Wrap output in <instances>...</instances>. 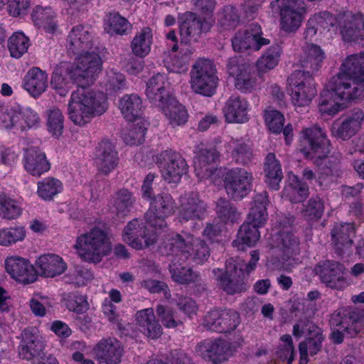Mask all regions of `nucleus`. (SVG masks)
Masks as SVG:
<instances>
[{"mask_svg": "<svg viewBox=\"0 0 364 364\" xmlns=\"http://www.w3.org/2000/svg\"><path fill=\"white\" fill-rule=\"evenodd\" d=\"M219 154L215 149H202L194 161L196 174L200 180L213 181L216 173V161Z\"/></svg>", "mask_w": 364, "mask_h": 364, "instance_id": "nucleus-30", "label": "nucleus"}, {"mask_svg": "<svg viewBox=\"0 0 364 364\" xmlns=\"http://www.w3.org/2000/svg\"><path fill=\"white\" fill-rule=\"evenodd\" d=\"M102 67L100 56L92 54L76 58L73 63H61L52 75L51 87L60 96L68 94L73 82L77 85L68 103L69 117L77 125L86 124L108 107L104 92L87 87L93 83Z\"/></svg>", "mask_w": 364, "mask_h": 364, "instance_id": "nucleus-1", "label": "nucleus"}, {"mask_svg": "<svg viewBox=\"0 0 364 364\" xmlns=\"http://www.w3.org/2000/svg\"><path fill=\"white\" fill-rule=\"evenodd\" d=\"M304 52L306 58L302 61V66L312 72L318 70L326 58L324 51L319 46L308 44L304 47Z\"/></svg>", "mask_w": 364, "mask_h": 364, "instance_id": "nucleus-53", "label": "nucleus"}, {"mask_svg": "<svg viewBox=\"0 0 364 364\" xmlns=\"http://www.w3.org/2000/svg\"><path fill=\"white\" fill-rule=\"evenodd\" d=\"M134 202L132 194L129 191L120 190L118 191L113 200V208L118 216L126 215L131 210Z\"/></svg>", "mask_w": 364, "mask_h": 364, "instance_id": "nucleus-64", "label": "nucleus"}, {"mask_svg": "<svg viewBox=\"0 0 364 364\" xmlns=\"http://www.w3.org/2000/svg\"><path fill=\"white\" fill-rule=\"evenodd\" d=\"M131 27L128 21L117 13L109 14L105 20V29L112 35H124Z\"/></svg>", "mask_w": 364, "mask_h": 364, "instance_id": "nucleus-61", "label": "nucleus"}, {"mask_svg": "<svg viewBox=\"0 0 364 364\" xmlns=\"http://www.w3.org/2000/svg\"><path fill=\"white\" fill-rule=\"evenodd\" d=\"M279 240L276 246L270 248V256H276V262L282 263L287 267L300 262L297 255L300 253L299 240L297 237L290 232L282 233L278 236Z\"/></svg>", "mask_w": 364, "mask_h": 364, "instance_id": "nucleus-12", "label": "nucleus"}, {"mask_svg": "<svg viewBox=\"0 0 364 364\" xmlns=\"http://www.w3.org/2000/svg\"><path fill=\"white\" fill-rule=\"evenodd\" d=\"M338 75L353 77L357 79L364 78V60L363 55L348 56L341 65Z\"/></svg>", "mask_w": 364, "mask_h": 364, "instance_id": "nucleus-49", "label": "nucleus"}, {"mask_svg": "<svg viewBox=\"0 0 364 364\" xmlns=\"http://www.w3.org/2000/svg\"><path fill=\"white\" fill-rule=\"evenodd\" d=\"M270 6L279 13L280 29L284 33H295L301 26L306 13L302 0H274Z\"/></svg>", "mask_w": 364, "mask_h": 364, "instance_id": "nucleus-6", "label": "nucleus"}, {"mask_svg": "<svg viewBox=\"0 0 364 364\" xmlns=\"http://www.w3.org/2000/svg\"><path fill=\"white\" fill-rule=\"evenodd\" d=\"M160 251L164 255H180L183 261L191 258L197 264H203L210 256L209 247L205 242L191 234H173L160 247Z\"/></svg>", "mask_w": 364, "mask_h": 364, "instance_id": "nucleus-3", "label": "nucleus"}, {"mask_svg": "<svg viewBox=\"0 0 364 364\" xmlns=\"http://www.w3.org/2000/svg\"><path fill=\"white\" fill-rule=\"evenodd\" d=\"M176 203L172 196L163 193L154 196L150 207L145 214L147 223L154 229H162L166 227V218L174 213Z\"/></svg>", "mask_w": 364, "mask_h": 364, "instance_id": "nucleus-10", "label": "nucleus"}, {"mask_svg": "<svg viewBox=\"0 0 364 364\" xmlns=\"http://www.w3.org/2000/svg\"><path fill=\"white\" fill-rule=\"evenodd\" d=\"M291 101L296 110L309 107L316 95L312 75L309 71L295 70L287 80Z\"/></svg>", "mask_w": 364, "mask_h": 364, "instance_id": "nucleus-5", "label": "nucleus"}, {"mask_svg": "<svg viewBox=\"0 0 364 364\" xmlns=\"http://www.w3.org/2000/svg\"><path fill=\"white\" fill-rule=\"evenodd\" d=\"M18 355L22 359L31 360L42 350V343L37 335L28 330L23 331L22 340L18 347Z\"/></svg>", "mask_w": 364, "mask_h": 364, "instance_id": "nucleus-44", "label": "nucleus"}, {"mask_svg": "<svg viewBox=\"0 0 364 364\" xmlns=\"http://www.w3.org/2000/svg\"><path fill=\"white\" fill-rule=\"evenodd\" d=\"M193 53L194 49L191 47L181 48L178 53L175 54L170 58V60L166 61L167 68L176 73L186 72Z\"/></svg>", "mask_w": 364, "mask_h": 364, "instance_id": "nucleus-52", "label": "nucleus"}, {"mask_svg": "<svg viewBox=\"0 0 364 364\" xmlns=\"http://www.w3.org/2000/svg\"><path fill=\"white\" fill-rule=\"evenodd\" d=\"M340 101L341 100L338 98L337 95L331 87V90H323L321 93L319 99V111L323 114L334 115L343 109Z\"/></svg>", "mask_w": 364, "mask_h": 364, "instance_id": "nucleus-50", "label": "nucleus"}, {"mask_svg": "<svg viewBox=\"0 0 364 364\" xmlns=\"http://www.w3.org/2000/svg\"><path fill=\"white\" fill-rule=\"evenodd\" d=\"M162 178L168 183H178L188 171L186 160L177 152L166 150L156 156Z\"/></svg>", "mask_w": 364, "mask_h": 364, "instance_id": "nucleus-11", "label": "nucleus"}, {"mask_svg": "<svg viewBox=\"0 0 364 364\" xmlns=\"http://www.w3.org/2000/svg\"><path fill=\"white\" fill-rule=\"evenodd\" d=\"M29 46V38L21 31L14 32L8 40L7 47L10 55L16 59L27 53Z\"/></svg>", "mask_w": 364, "mask_h": 364, "instance_id": "nucleus-51", "label": "nucleus"}, {"mask_svg": "<svg viewBox=\"0 0 364 364\" xmlns=\"http://www.w3.org/2000/svg\"><path fill=\"white\" fill-rule=\"evenodd\" d=\"M16 127L21 130L36 128L40 125L41 118L38 114L28 106L14 105Z\"/></svg>", "mask_w": 364, "mask_h": 364, "instance_id": "nucleus-43", "label": "nucleus"}, {"mask_svg": "<svg viewBox=\"0 0 364 364\" xmlns=\"http://www.w3.org/2000/svg\"><path fill=\"white\" fill-rule=\"evenodd\" d=\"M207 211L206 204L200 199L198 193H185L180 198L178 215L181 222L202 220Z\"/></svg>", "mask_w": 364, "mask_h": 364, "instance_id": "nucleus-25", "label": "nucleus"}, {"mask_svg": "<svg viewBox=\"0 0 364 364\" xmlns=\"http://www.w3.org/2000/svg\"><path fill=\"white\" fill-rule=\"evenodd\" d=\"M94 162L98 171L106 176L117 168L119 156L115 146L112 141L104 139L99 143L96 148Z\"/></svg>", "mask_w": 364, "mask_h": 364, "instance_id": "nucleus-23", "label": "nucleus"}, {"mask_svg": "<svg viewBox=\"0 0 364 364\" xmlns=\"http://www.w3.org/2000/svg\"><path fill=\"white\" fill-rule=\"evenodd\" d=\"M336 21L344 41H355L363 38L358 27L359 25H361V30L364 31V15L363 14L346 11L338 16Z\"/></svg>", "mask_w": 364, "mask_h": 364, "instance_id": "nucleus-24", "label": "nucleus"}, {"mask_svg": "<svg viewBox=\"0 0 364 364\" xmlns=\"http://www.w3.org/2000/svg\"><path fill=\"white\" fill-rule=\"evenodd\" d=\"M218 80L213 61L199 58L193 65L189 83L194 92L207 97L212 96L215 92Z\"/></svg>", "mask_w": 364, "mask_h": 364, "instance_id": "nucleus-4", "label": "nucleus"}, {"mask_svg": "<svg viewBox=\"0 0 364 364\" xmlns=\"http://www.w3.org/2000/svg\"><path fill=\"white\" fill-rule=\"evenodd\" d=\"M31 17L34 24L46 32L51 34L57 32L58 23L55 20V14L51 8L37 6L34 8Z\"/></svg>", "mask_w": 364, "mask_h": 364, "instance_id": "nucleus-40", "label": "nucleus"}, {"mask_svg": "<svg viewBox=\"0 0 364 364\" xmlns=\"http://www.w3.org/2000/svg\"><path fill=\"white\" fill-rule=\"evenodd\" d=\"M344 266L335 261L326 260L319 263L316 267V274L322 282L331 289L341 290L348 284L344 277Z\"/></svg>", "mask_w": 364, "mask_h": 364, "instance_id": "nucleus-21", "label": "nucleus"}, {"mask_svg": "<svg viewBox=\"0 0 364 364\" xmlns=\"http://www.w3.org/2000/svg\"><path fill=\"white\" fill-rule=\"evenodd\" d=\"M63 189V183L57 178L48 177L38 183V196L44 200H51L61 193Z\"/></svg>", "mask_w": 364, "mask_h": 364, "instance_id": "nucleus-55", "label": "nucleus"}, {"mask_svg": "<svg viewBox=\"0 0 364 364\" xmlns=\"http://www.w3.org/2000/svg\"><path fill=\"white\" fill-rule=\"evenodd\" d=\"M23 165L28 173L37 177L48 171L50 168V163L47 160L45 153L36 146L25 149Z\"/></svg>", "mask_w": 364, "mask_h": 364, "instance_id": "nucleus-31", "label": "nucleus"}, {"mask_svg": "<svg viewBox=\"0 0 364 364\" xmlns=\"http://www.w3.org/2000/svg\"><path fill=\"white\" fill-rule=\"evenodd\" d=\"M301 134V142L304 146L301 151L307 158L314 159L315 163L319 164L320 161L325 159L331 150L326 132L315 125L304 129Z\"/></svg>", "mask_w": 364, "mask_h": 364, "instance_id": "nucleus-7", "label": "nucleus"}, {"mask_svg": "<svg viewBox=\"0 0 364 364\" xmlns=\"http://www.w3.org/2000/svg\"><path fill=\"white\" fill-rule=\"evenodd\" d=\"M198 352L201 356L209 358L214 363L228 360L232 353L229 343L222 339L202 342L198 346Z\"/></svg>", "mask_w": 364, "mask_h": 364, "instance_id": "nucleus-32", "label": "nucleus"}, {"mask_svg": "<svg viewBox=\"0 0 364 364\" xmlns=\"http://www.w3.org/2000/svg\"><path fill=\"white\" fill-rule=\"evenodd\" d=\"M331 241L338 254H342L353 245L355 235L353 223L336 224L331 232Z\"/></svg>", "mask_w": 364, "mask_h": 364, "instance_id": "nucleus-33", "label": "nucleus"}, {"mask_svg": "<svg viewBox=\"0 0 364 364\" xmlns=\"http://www.w3.org/2000/svg\"><path fill=\"white\" fill-rule=\"evenodd\" d=\"M331 87L341 100L364 97V78L357 79L337 74L333 77Z\"/></svg>", "mask_w": 364, "mask_h": 364, "instance_id": "nucleus-19", "label": "nucleus"}, {"mask_svg": "<svg viewBox=\"0 0 364 364\" xmlns=\"http://www.w3.org/2000/svg\"><path fill=\"white\" fill-rule=\"evenodd\" d=\"M48 87V75L38 68H32L23 80L24 89L33 97H39Z\"/></svg>", "mask_w": 364, "mask_h": 364, "instance_id": "nucleus-36", "label": "nucleus"}, {"mask_svg": "<svg viewBox=\"0 0 364 364\" xmlns=\"http://www.w3.org/2000/svg\"><path fill=\"white\" fill-rule=\"evenodd\" d=\"M282 49L279 45H272L257 60V68L259 72L265 73L275 68L279 60Z\"/></svg>", "mask_w": 364, "mask_h": 364, "instance_id": "nucleus-58", "label": "nucleus"}, {"mask_svg": "<svg viewBox=\"0 0 364 364\" xmlns=\"http://www.w3.org/2000/svg\"><path fill=\"white\" fill-rule=\"evenodd\" d=\"M363 314L360 311L343 309L334 313L330 320L331 325L338 328L332 332L331 336L336 343H341L344 334L349 337L355 336L363 328Z\"/></svg>", "mask_w": 364, "mask_h": 364, "instance_id": "nucleus-8", "label": "nucleus"}, {"mask_svg": "<svg viewBox=\"0 0 364 364\" xmlns=\"http://www.w3.org/2000/svg\"><path fill=\"white\" fill-rule=\"evenodd\" d=\"M36 267L41 275L51 278L62 274L67 269V264L63 259L53 254L40 256L36 261Z\"/></svg>", "mask_w": 364, "mask_h": 364, "instance_id": "nucleus-34", "label": "nucleus"}, {"mask_svg": "<svg viewBox=\"0 0 364 364\" xmlns=\"http://www.w3.org/2000/svg\"><path fill=\"white\" fill-rule=\"evenodd\" d=\"M6 272L16 281L31 284L36 280L33 265L28 260L18 256L8 257L4 262Z\"/></svg>", "mask_w": 364, "mask_h": 364, "instance_id": "nucleus-27", "label": "nucleus"}, {"mask_svg": "<svg viewBox=\"0 0 364 364\" xmlns=\"http://www.w3.org/2000/svg\"><path fill=\"white\" fill-rule=\"evenodd\" d=\"M253 176L252 173L242 168L228 170L224 183L226 192L232 198L237 200L245 197L251 188Z\"/></svg>", "mask_w": 364, "mask_h": 364, "instance_id": "nucleus-15", "label": "nucleus"}, {"mask_svg": "<svg viewBox=\"0 0 364 364\" xmlns=\"http://www.w3.org/2000/svg\"><path fill=\"white\" fill-rule=\"evenodd\" d=\"M151 228H154L148 224L146 220L144 224L141 220L135 218L124 227L123 241L134 249H145L154 245L157 240L156 229L154 230L150 229Z\"/></svg>", "mask_w": 364, "mask_h": 364, "instance_id": "nucleus-9", "label": "nucleus"}, {"mask_svg": "<svg viewBox=\"0 0 364 364\" xmlns=\"http://www.w3.org/2000/svg\"><path fill=\"white\" fill-rule=\"evenodd\" d=\"M167 255L173 256L171 263L169 265V271L174 282L180 284H189L197 279L198 274L191 268L182 265L180 262L181 261L184 262L180 259V255L178 257H176V255Z\"/></svg>", "mask_w": 364, "mask_h": 364, "instance_id": "nucleus-47", "label": "nucleus"}, {"mask_svg": "<svg viewBox=\"0 0 364 364\" xmlns=\"http://www.w3.org/2000/svg\"><path fill=\"white\" fill-rule=\"evenodd\" d=\"M21 213L22 208L16 200L0 195V218L11 220L20 217Z\"/></svg>", "mask_w": 364, "mask_h": 364, "instance_id": "nucleus-63", "label": "nucleus"}, {"mask_svg": "<svg viewBox=\"0 0 364 364\" xmlns=\"http://www.w3.org/2000/svg\"><path fill=\"white\" fill-rule=\"evenodd\" d=\"M227 68L230 75L235 78V87L242 92H250L255 86V79L251 73V66L240 57L230 58Z\"/></svg>", "mask_w": 364, "mask_h": 364, "instance_id": "nucleus-20", "label": "nucleus"}, {"mask_svg": "<svg viewBox=\"0 0 364 364\" xmlns=\"http://www.w3.org/2000/svg\"><path fill=\"white\" fill-rule=\"evenodd\" d=\"M216 213L219 219L224 223H233L240 218V214L229 201L220 198L216 204Z\"/></svg>", "mask_w": 364, "mask_h": 364, "instance_id": "nucleus-62", "label": "nucleus"}, {"mask_svg": "<svg viewBox=\"0 0 364 364\" xmlns=\"http://www.w3.org/2000/svg\"><path fill=\"white\" fill-rule=\"evenodd\" d=\"M289 181V183L283 190L282 198L294 203L304 201L309 194L308 185L294 175Z\"/></svg>", "mask_w": 364, "mask_h": 364, "instance_id": "nucleus-46", "label": "nucleus"}, {"mask_svg": "<svg viewBox=\"0 0 364 364\" xmlns=\"http://www.w3.org/2000/svg\"><path fill=\"white\" fill-rule=\"evenodd\" d=\"M152 43V31L149 27H144L136 32L131 42L130 47L134 55L144 58L150 53Z\"/></svg>", "mask_w": 364, "mask_h": 364, "instance_id": "nucleus-42", "label": "nucleus"}, {"mask_svg": "<svg viewBox=\"0 0 364 364\" xmlns=\"http://www.w3.org/2000/svg\"><path fill=\"white\" fill-rule=\"evenodd\" d=\"M213 23V18H201L192 13L187 14L180 26L181 43L198 41L203 33L210 30Z\"/></svg>", "mask_w": 364, "mask_h": 364, "instance_id": "nucleus-18", "label": "nucleus"}, {"mask_svg": "<svg viewBox=\"0 0 364 364\" xmlns=\"http://www.w3.org/2000/svg\"><path fill=\"white\" fill-rule=\"evenodd\" d=\"M204 325L210 331L220 333L230 332L239 324V315L233 310H212L204 318Z\"/></svg>", "mask_w": 364, "mask_h": 364, "instance_id": "nucleus-22", "label": "nucleus"}, {"mask_svg": "<svg viewBox=\"0 0 364 364\" xmlns=\"http://www.w3.org/2000/svg\"><path fill=\"white\" fill-rule=\"evenodd\" d=\"M227 151L237 163L247 164L252 157L250 147L242 139H231L228 142Z\"/></svg>", "mask_w": 364, "mask_h": 364, "instance_id": "nucleus-54", "label": "nucleus"}, {"mask_svg": "<svg viewBox=\"0 0 364 364\" xmlns=\"http://www.w3.org/2000/svg\"><path fill=\"white\" fill-rule=\"evenodd\" d=\"M363 120V111L353 109L333 123L331 134L338 139L348 140L360 130Z\"/></svg>", "mask_w": 364, "mask_h": 364, "instance_id": "nucleus-17", "label": "nucleus"}, {"mask_svg": "<svg viewBox=\"0 0 364 364\" xmlns=\"http://www.w3.org/2000/svg\"><path fill=\"white\" fill-rule=\"evenodd\" d=\"M240 22V16L236 7L232 5L224 6L218 13V26L223 30L235 28Z\"/></svg>", "mask_w": 364, "mask_h": 364, "instance_id": "nucleus-56", "label": "nucleus"}, {"mask_svg": "<svg viewBox=\"0 0 364 364\" xmlns=\"http://www.w3.org/2000/svg\"><path fill=\"white\" fill-rule=\"evenodd\" d=\"M314 328L313 334L306 337V339L299 346L300 353V364H307L308 355H316L321 348V343L323 340L322 331L317 326H311Z\"/></svg>", "mask_w": 364, "mask_h": 364, "instance_id": "nucleus-37", "label": "nucleus"}, {"mask_svg": "<svg viewBox=\"0 0 364 364\" xmlns=\"http://www.w3.org/2000/svg\"><path fill=\"white\" fill-rule=\"evenodd\" d=\"M26 237V230L22 225L0 228V245L10 247L23 242Z\"/></svg>", "mask_w": 364, "mask_h": 364, "instance_id": "nucleus-57", "label": "nucleus"}, {"mask_svg": "<svg viewBox=\"0 0 364 364\" xmlns=\"http://www.w3.org/2000/svg\"><path fill=\"white\" fill-rule=\"evenodd\" d=\"M93 352L100 363L119 364L124 355V348L116 338H107L101 339L94 347Z\"/></svg>", "mask_w": 364, "mask_h": 364, "instance_id": "nucleus-26", "label": "nucleus"}, {"mask_svg": "<svg viewBox=\"0 0 364 364\" xmlns=\"http://www.w3.org/2000/svg\"><path fill=\"white\" fill-rule=\"evenodd\" d=\"M46 125L53 136H60L64 128V117L60 109L55 107L46 110Z\"/></svg>", "mask_w": 364, "mask_h": 364, "instance_id": "nucleus-60", "label": "nucleus"}, {"mask_svg": "<svg viewBox=\"0 0 364 364\" xmlns=\"http://www.w3.org/2000/svg\"><path fill=\"white\" fill-rule=\"evenodd\" d=\"M93 33L90 28L77 25L74 26L67 37L66 48L70 55H77V58L89 55H99L97 53H88L92 48Z\"/></svg>", "mask_w": 364, "mask_h": 364, "instance_id": "nucleus-16", "label": "nucleus"}, {"mask_svg": "<svg viewBox=\"0 0 364 364\" xmlns=\"http://www.w3.org/2000/svg\"><path fill=\"white\" fill-rule=\"evenodd\" d=\"M119 107L128 121L136 120L141 114L142 100L136 94L125 95L119 101Z\"/></svg>", "mask_w": 364, "mask_h": 364, "instance_id": "nucleus-48", "label": "nucleus"}, {"mask_svg": "<svg viewBox=\"0 0 364 364\" xmlns=\"http://www.w3.org/2000/svg\"><path fill=\"white\" fill-rule=\"evenodd\" d=\"M74 248L83 261L99 263L111 252L112 245L107 232L95 226L76 237Z\"/></svg>", "mask_w": 364, "mask_h": 364, "instance_id": "nucleus-2", "label": "nucleus"}, {"mask_svg": "<svg viewBox=\"0 0 364 364\" xmlns=\"http://www.w3.org/2000/svg\"><path fill=\"white\" fill-rule=\"evenodd\" d=\"M249 102L239 95H231L225 102L223 113L228 123H245L249 120Z\"/></svg>", "mask_w": 364, "mask_h": 364, "instance_id": "nucleus-29", "label": "nucleus"}, {"mask_svg": "<svg viewBox=\"0 0 364 364\" xmlns=\"http://www.w3.org/2000/svg\"><path fill=\"white\" fill-rule=\"evenodd\" d=\"M268 202L267 192L257 194L253 198L252 207L245 223L258 228L264 226L268 218L267 211Z\"/></svg>", "mask_w": 364, "mask_h": 364, "instance_id": "nucleus-35", "label": "nucleus"}, {"mask_svg": "<svg viewBox=\"0 0 364 364\" xmlns=\"http://www.w3.org/2000/svg\"><path fill=\"white\" fill-rule=\"evenodd\" d=\"M164 105L158 107L165 114L172 127L183 126L187 122L188 112L185 107L175 98H170Z\"/></svg>", "mask_w": 364, "mask_h": 364, "instance_id": "nucleus-38", "label": "nucleus"}, {"mask_svg": "<svg viewBox=\"0 0 364 364\" xmlns=\"http://www.w3.org/2000/svg\"><path fill=\"white\" fill-rule=\"evenodd\" d=\"M147 122L145 120L139 119L136 123L129 125V130L123 133L124 142L129 145H138L144 140L146 132Z\"/></svg>", "mask_w": 364, "mask_h": 364, "instance_id": "nucleus-59", "label": "nucleus"}, {"mask_svg": "<svg viewBox=\"0 0 364 364\" xmlns=\"http://www.w3.org/2000/svg\"><path fill=\"white\" fill-rule=\"evenodd\" d=\"M136 318L139 326L149 337L156 338L161 335L162 328L156 320L152 308L138 311Z\"/></svg>", "mask_w": 364, "mask_h": 364, "instance_id": "nucleus-39", "label": "nucleus"}, {"mask_svg": "<svg viewBox=\"0 0 364 364\" xmlns=\"http://www.w3.org/2000/svg\"><path fill=\"white\" fill-rule=\"evenodd\" d=\"M259 228L244 223L238 230L237 238L232 242L233 247L242 250L246 246H255L260 239Z\"/></svg>", "mask_w": 364, "mask_h": 364, "instance_id": "nucleus-45", "label": "nucleus"}, {"mask_svg": "<svg viewBox=\"0 0 364 364\" xmlns=\"http://www.w3.org/2000/svg\"><path fill=\"white\" fill-rule=\"evenodd\" d=\"M237 259L230 258L226 262L225 273L222 269H214L213 273L218 281V284L229 294H234L245 290V284L241 279L243 271L241 267H238Z\"/></svg>", "mask_w": 364, "mask_h": 364, "instance_id": "nucleus-13", "label": "nucleus"}, {"mask_svg": "<svg viewBox=\"0 0 364 364\" xmlns=\"http://www.w3.org/2000/svg\"><path fill=\"white\" fill-rule=\"evenodd\" d=\"M169 82L164 75H154L146 82V95L152 105L164 106L172 97L169 91Z\"/></svg>", "mask_w": 364, "mask_h": 364, "instance_id": "nucleus-28", "label": "nucleus"}, {"mask_svg": "<svg viewBox=\"0 0 364 364\" xmlns=\"http://www.w3.org/2000/svg\"><path fill=\"white\" fill-rule=\"evenodd\" d=\"M264 173L267 186L272 190H278L283 178V173L280 163L273 153H269L266 156Z\"/></svg>", "mask_w": 364, "mask_h": 364, "instance_id": "nucleus-41", "label": "nucleus"}, {"mask_svg": "<svg viewBox=\"0 0 364 364\" xmlns=\"http://www.w3.org/2000/svg\"><path fill=\"white\" fill-rule=\"evenodd\" d=\"M261 26L252 23L245 31L237 32L232 40L234 50L245 52L248 50L258 51L262 46L270 43V40L262 36Z\"/></svg>", "mask_w": 364, "mask_h": 364, "instance_id": "nucleus-14", "label": "nucleus"}]
</instances>
